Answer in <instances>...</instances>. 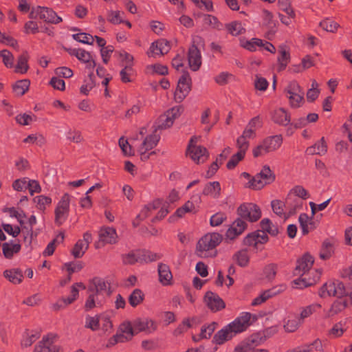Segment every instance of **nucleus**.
Listing matches in <instances>:
<instances>
[{
	"label": "nucleus",
	"instance_id": "f257e3e1",
	"mask_svg": "<svg viewBox=\"0 0 352 352\" xmlns=\"http://www.w3.org/2000/svg\"><path fill=\"white\" fill-rule=\"evenodd\" d=\"M236 213L239 217L232 223L226 234L227 238L231 240L241 234L247 228L248 224L244 220L256 222L262 214L260 207L254 203L241 204L236 210Z\"/></svg>",
	"mask_w": 352,
	"mask_h": 352
},
{
	"label": "nucleus",
	"instance_id": "f03ea898",
	"mask_svg": "<svg viewBox=\"0 0 352 352\" xmlns=\"http://www.w3.org/2000/svg\"><path fill=\"white\" fill-rule=\"evenodd\" d=\"M256 319V316L249 312L241 313L234 320L214 334L212 342L216 344H223L236 335L245 331Z\"/></svg>",
	"mask_w": 352,
	"mask_h": 352
},
{
	"label": "nucleus",
	"instance_id": "7ed1b4c3",
	"mask_svg": "<svg viewBox=\"0 0 352 352\" xmlns=\"http://www.w3.org/2000/svg\"><path fill=\"white\" fill-rule=\"evenodd\" d=\"M223 241V236L218 232L207 233L204 235L196 245L197 255L203 257H216V248Z\"/></svg>",
	"mask_w": 352,
	"mask_h": 352
},
{
	"label": "nucleus",
	"instance_id": "20e7f679",
	"mask_svg": "<svg viewBox=\"0 0 352 352\" xmlns=\"http://www.w3.org/2000/svg\"><path fill=\"white\" fill-rule=\"evenodd\" d=\"M192 78L187 70H182V75L179 78L176 89L174 92V100L182 102L192 90Z\"/></svg>",
	"mask_w": 352,
	"mask_h": 352
},
{
	"label": "nucleus",
	"instance_id": "39448f33",
	"mask_svg": "<svg viewBox=\"0 0 352 352\" xmlns=\"http://www.w3.org/2000/svg\"><path fill=\"white\" fill-rule=\"evenodd\" d=\"M197 142V138L192 136L188 143L186 148V155L196 162L197 164L205 162L208 157L209 152L207 148L203 146H196L195 144Z\"/></svg>",
	"mask_w": 352,
	"mask_h": 352
},
{
	"label": "nucleus",
	"instance_id": "423d86ee",
	"mask_svg": "<svg viewBox=\"0 0 352 352\" xmlns=\"http://www.w3.org/2000/svg\"><path fill=\"white\" fill-rule=\"evenodd\" d=\"M282 143L283 138L281 135L270 136L263 140L261 144L258 145L253 149V156L258 157L263 155L262 151L265 153L274 151L281 146Z\"/></svg>",
	"mask_w": 352,
	"mask_h": 352
},
{
	"label": "nucleus",
	"instance_id": "0eeeda50",
	"mask_svg": "<svg viewBox=\"0 0 352 352\" xmlns=\"http://www.w3.org/2000/svg\"><path fill=\"white\" fill-rule=\"evenodd\" d=\"M321 270H311V269L306 273H302L300 276L292 281V283L298 285L302 284L303 286H314L318 283V281L321 277Z\"/></svg>",
	"mask_w": 352,
	"mask_h": 352
},
{
	"label": "nucleus",
	"instance_id": "6e6552de",
	"mask_svg": "<svg viewBox=\"0 0 352 352\" xmlns=\"http://www.w3.org/2000/svg\"><path fill=\"white\" fill-rule=\"evenodd\" d=\"M102 287H90L88 290V298L85 302V309L86 311L100 306L104 298Z\"/></svg>",
	"mask_w": 352,
	"mask_h": 352
},
{
	"label": "nucleus",
	"instance_id": "1a4fd4ad",
	"mask_svg": "<svg viewBox=\"0 0 352 352\" xmlns=\"http://www.w3.org/2000/svg\"><path fill=\"white\" fill-rule=\"evenodd\" d=\"M56 336L48 334L44 336L41 342L35 346L34 352H59L60 348L55 344Z\"/></svg>",
	"mask_w": 352,
	"mask_h": 352
},
{
	"label": "nucleus",
	"instance_id": "9d476101",
	"mask_svg": "<svg viewBox=\"0 0 352 352\" xmlns=\"http://www.w3.org/2000/svg\"><path fill=\"white\" fill-rule=\"evenodd\" d=\"M314 263V258L309 253H305L296 260V265L294 270V274L300 276L302 273L309 272Z\"/></svg>",
	"mask_w": 352,
	"mask_h": 352
},
{
	"label": "nucleus",
	"instance_id": "9b49d317",
	"mask_svg": "<svg viewBox=\"0 0 352 352\" xmlns=\"http://www.w3.org/2000/svg\"><path fill=\"white\" fill-rule=\"evenodd\" d=\"M91 240V234L87 232L83 234V239H79L77 241L71 251V254L75 258H80L83 256L84 254L89 248Z\"/></svg>",
	"mask_w": 352,
	"mask_h": 352
},
{
	"label": "nucleus",
	"instance_id": "f8f14e48",
	"mask_svg": "<svg viewBox=\"0 0 352 352\" xmlns=\"http://www.w3.org/2000/svg\"><path fill=\"white\" fill-rule=\"evenodd\" d=\"M188 60L190 69L196 72L201 65V52L193 41L188 51Z\"/></svg>",
	"mask_w": 352,
	"mask_h": 352
},
{
	"label": "nucleus",
	"instance_id": "ddd939ff",
	"mask_svg": "<svg viewBox=\"0 0 352 352\" xmlns=\"http://www.w3.org/2000/svg\"><path fill=\"white\" fill-rule=\"evenodd\" d=\"M263 26L268 30L265 34V37L267 39L271 40L277 31L276 25L278 22L273 19L274 15L272 12L266 9H263Z\"/></svg>",
	"mask_w": 352,
	"mask_h": 352
},
{
	"label": "nucleus",
	"instance_id": "4468645a",
	"mask_svg": "<svg viewBox=\"0 0 352 352\" xmlns=\"http://www.w3.org/2000/svg\"><path fill=\"white\" fill-rule=\"evenodd\" d=\"M38 10L40 11L38 12L39 14V19L45 23L58 24L63 21L62 18L58 16L56 12L50 8L38 6Z\"/></svg>",
	"mask_w": 352,
	"mask_h": 352
},
{
	"label": "nucleus",
	"instance_id": "2eb2a0df",
	"mask_svg": "<svg viewBox=\"0 0 352 352\" xmlns=\"http://www.w3.org/2000/svg\"><path fill=\"white\" fill-rule=\"evenodd\" d=\"M348 294L342 298L333 302L330 309L327 314V317L331 318L341 312L349 303L352 302V297L350 296L351 292L347 291Z\"/></svg>",
	"mask_w": 352,
	"mask_h": 352
},
{
	"label": "nucleus",
	"instance_id": "dca6fc26",
	"mask_svg": "<svg viewBox=\"0 0 352 352\" xmlns=\"http://www.w3.org/2000/svg\"><path fill=\"white\" fill-rule=\"evenodd\" d=\"M133 322L136 334L141 331L150 333L157 329L156 322L150 318H138Z\"/></svg>",
	"mask_w": 352,
	"mask_h": 352
},
{
	"label": "nucleus",
	"instance_id": "f3484780",
	"mask_svg": "<svg viewBox=\"0 0 352 352\" xmlns=\"http://www.w3.org/2000/svg\"><path fill=\"white\" fill-rule=\"evenodd\" d=\"M348 294L345 287H320L318 294L322 298L336 297L342 298Z\"/></svg>",
	"mask_w": 352,
	"mask_h": 352
},
{
	"label": "nucleus",
	"instance_id": "a211bd4d",
	"mask_svg": "<svg viewBox=\"0 0 352 352\" xmlns=\"http://www.w3.org/2000/svg\"><path fill=\"white\" fill-rule=\"evenodd\" d=\"M272 120L277 124L287 126L291 122L290 113L284 108L280 107L274 111L272 114Z\"/></svg>",
	"mask_w": 352,
	"mask_h": 352
},
{
	"label": "nucleus",
	"instance_id": "6ab92c4d",
	"mask_svg": "<svg viewBox=\"0 0 352 352\" xmlns=\"http://www.w3.org/2000/svg\"><path fill=\"white\" fill-rule=\"evenodd\" d=\"M205 302L208 307L214 311L224 307V303L219 296L210 292L206 294Z\"/></svg>",
	"mask_w": 352,
	"mask_h": 352
},
{
	"label": "nucleus",
	"instance_id": "aec40b11",
	"mask_svg": "<svg viewBox=\"0 0 352 352\" xmlns=\"http://www.w3.org/2000/svg\"><path fill=\"white\" fill-rule=\"evenodd\" d=\"M100 240L109 244L117 242V233L113 228L106 227L100 229L99 233Z\"/></svg>",
	"mask_w": 352,
	"mask_h": 352
},
{
	"label": "nucleus",
	"instance_id": "412c9836",
	"mask_svg": "<svg viewBox=\"0 0 352 352\" xmlns=\"http://www.w3.org/2000/svg\"><path fill=\"white\" fill-rule=\"evenodd\" d=\"M159 280L164 286L171 285L173 276L169 267L164 263L158 265Z\"/></svg>",
	"mask_w": 352,
	"mask_h": 352
},
{
	"label": "nucleus",
	"instance_id": "4be33fe9",
	"mask_svg": "<svg viewBox=\"0 0 352 352\" xmlns=\"http://www.w3.org/2000/svg\"><path fill=\"white\" fill-rule=\"evenodd\" d=\"M279 56L278 57V71L281 72L286 69L287 65L290 62L291 56L289 50H286L285 45L279 46Z\"/></svg>",
	"mask_w": 352,
	"mask_h": 352
},
{
	"label": "nucleus",
	"instance_id": "5701e85b",
	"mask_svg": "<svg viewBox=\"0 0 352 352\" xmlns=\"http://www.w3.org/2000/svg\"><path fill=\"white\" fill-rule=\"evenodd\" d=\"M30 58L28 52L23 51V53L19 56L17 63L15 66L14 72L16 73L25 74L29 69L28 60Z\"/></svg>",
	"mask_w": 352,
	"mask_h": 352
},
{
	"label": "nucleus",
	"instance_id": "b1692460",
	"mask_svg": "<svg viewBox=\"0 0 352 352\" xmlns=\"http://www.w3.org/2000/svg\"><path fill=\"white\" fill-rule=\"evenodd\" d=\"M276 287H271L268 289L263 291L258 297L254 299L252 302L253 306H257L265 302L270 298L276 296L282 292L280 289H276Z\"/></svg>",
	"mask_w": 352,
	"mask_h": 352
},
{
	"label": "nucleus",
	"instance_id": "393cba45",
	"mask_svg": "<svg viewBox=\"0 0 352 352\" xmlns=\"http://www.w3.org/2000/svg\"><path fill=\"white\" fill-rule=\"evenodd\" d=\"M257 178L261 179L265 185L273 183L276 179V175L268 165L263 166L260 173L256 174Z\"/></svg>",
	"mask_w": 352,
	"mask_h": 352
},
{
	"label": "nucleus",
	"instance_id": "a878e982",
	"mask_svg": "<svg viewBox=\"0 0 352 352\" xmlns=\"http://www.w3.org/2000/svg\"><path fill=\"white\" fill-rule=\"evenodd\" d=\"M198 210L199 206H196L192 200H188L182 207L178 208L175 214L177 218H182L186 213L196 214Z\"/></svg>",
	"mask_w": 352,
	"mask_h": 352
},
{
	"label": "nucleus",
	"instance_id": "bb28decb",
	"mask_svg": "<svg viewBox=\"0 0 352 352\" xmlns=\"http://www.w3.org/2000/svg\"><path fill=\"white\" fill-rule=\"evenodd\" d=\"M137 258L138 263H148L160 259V256L148 250H137Z\"/></svg>",
	"mask_w": 352,
	"mask_h": 352
},
{
	"label": "nucleus",
	"instance_id": "cd10ccee",
	"mask_svg": "<svg viewBox=\"0 0 352 352\" xmlns=\"http://www.w3.org/2000/svg\"><path fill=\"white\" fill-rule=\"evenodd\" d=\"M120 332L118 333L122 336V338L124 340H130L135 334H136L135 329L134 328V322H124L120 326Z\"/></svg>",
	"mask_w": 352,
	"mask_h": 352
},
{
	"label": "nucleus",
	"instance_id": "c85d7f7f",
	"mask_svg": "<svg viewBox=\"0 0 352 352\" xmlns=\"http://www.w3.org/2000/svg\"><path fill=\"white\" fill-rule=\"evenodd\" d=\"M205 196L211 195L213 197H219L221 195V186L219 182L207 183L202 191Z\"/></svg>",
	"mask_w": 352,
	"mask_h": 352
},
{
	"label": "nucleus",
	"instance_id": "c756f323",
	"mask_svg": "<svg viewBox=\"0 0 352 352\" xmlns=\"http://www.w3.org/2000/svg\"><path fill=\"white\" fill-rule=\"evenodd\" d=\"M157 131L154 129L152 134L146 137L141 145L140 149L144 148L146 151H149L157 146L160 140V135L156 134Z\"/></svg>",
	"mask_w": 352,
	"mask_h": 352
},
{
	"label": "nucleus",
	"instance_id": "7c9ffc66",
	"mask_svg": "<svg viewBox=\"0 0 352 352\" xmlns=\"http://www.w3.org/2000/svg\"><path fill=\"white\" fill-rule=\"evenodd\" d=\"M4 276L12 284L17 285L22 282L23 275L20 269L7 270L3 272Z\"/></svg>",
	"mask_w": 352,
	"mask_h": 352
},
{
	"label": "nucleus",
	"instance_id": "2f4dec72",
	"mask_svg": "<svg viewBox=\"0 0 352 352\" xmlns=\"http://www.w3.org/2000/svg\"><path fill=\"white\" fill-rule=\"evenodd\" d=\"M30 80L28 79H23L17 80L12 85V90L18 96H23L29 89Z\"/></svg>",
	"mask_w": 352,
	"mask_h": 352
},
{
	"label": "nucleus",
	"instance_id": "473e14b6",
	"mask_svg": "<svg viewBox=\"0 0 352 352\" xmlns=\"http://www.w3.org/2000/svg\"><path fill=\"white\" fill-rule=\"evenodd\" d=\"M225 27L228 33L234 36L245 34L246 32L245 28L242 26L241 22L239 21H234L226 23Z\"/></svg>",
	"mask_w": 352,
	"mask_h": 352
},
{
	"label": "nucleus",
	"instance_id": "72a5a7b5",
	"mask_svg": "<svg viewBox=\"0 0 352 352\" xmlns=\"http://www.w3.org/2000/svg\"><path fill=\"white\" fill-rule=\"evenodd\" d=\"M333 253V245L329 239H325L320 249L319 256L322 260H327L331 258Z\"/></svg>",
	"mask_w": 352,
	"mask_h": 352
},
{
	"label": "nucleus",
	"instance_id": "f704fd0d",
	"mask_svg": "<svg viewBox=\"0 0 352 352\" xmlns=\"http://www.w3.org/2000/svg\"><path fill=\"white\" fill-rule=\"evenodd\" d=\"M233 259L236 261V263L242 267L248 266L250 262V257L248 254V250L243 249L236 252L234 256Z\"/></svg>",
	"mask_w": 352,
	"mask_h": 352
},
{
	"label": "nucleus",
	"instance_id": "c9c22d12",
	"mask_svg": "<svg viewBox=\"0 0 352 352\" xmlns=\"http://www.w3.org/2000/svg\"><path fill=\"white\" fill-rule=\"evenodd\" d=\"M169 48V42L166 39H160L151 43L150 50L153 52L157 50L161 55H164L168 52Z\"/></svg>",
	"mask_w": 352,
	"mask_h": 352
},
{
	"label": "nucleus",
	"instance_id": "e433bc0d",
	"mask_svg": "<svg viewBox=\"0 0 352 352\" xmlns=\"http://www.w3.org/2000/svg\"><path fill=\"white\" fill-rule=\"evenodd\" d=\"M101 315L91 316L87 315L85 318V327L90 329L92 331H96L99 329Z\"/></svg>",
	"mask_w": 352,
	"mask_h": 352
},
{
	"label": "nucleus",
	"instance_id": "4c0bfd02",
	"mask_svg": "<svg viewBox=\"0 0 352 352\" xmlns=\"http://www.w3.org/2000/svg\"><path fill=\"white\" fill-rule=\"evenodd\" d=\"M156 124L157 126L155 127V131H158L170 128L173 125V122L171 121L170 118L166 116L164 113L158 118Z\"/></svg>",
	"mask_w": 352,
	"mask_h": 352
},
{
	"label": "nucleus",
	"instance_id": "58836bf2",
	"mask_svg": "<svg viewBox=\"0 0 352 352\" xmlns=\"http://www.w3.org/2000/svg\"><path fill=\"white\" fill-rule=\"evenodd\" d=\"M29 227L26 226H22L23 229L27 230V236H30L29 243L30 244L34 238H36L38 234V232H33V226L36 223V218L34 215H31L28 219Z\"/></svg>",
	"mask_w": 352,
	"mask_h": 352
},
{
	"label": "nucleus",
	"instance_id": "ea45409f",
	"mask_svg": "<svg viewBox=\"0 0 352 352\" xmlns=\"http://www.w3.org/2000/svg\"><path fill=\"white\" fill-rule=\"evenodd\" d=\"M260 230H256L251 233H249L243 241V245L248 246H253L254 248H257L258 246V238H259Z\"/></svg>",
	"mask_w": 352,
	"mask_h": 352
},
{
	"label": "nucleus",
	"instance_id": "a19ab883",
	"mask_svg": "<svg viewBox=\"0 0 352 352\" xmlns=\"http://www.w3.org/2000/svg\"><path fill=\"white\" fill-rule=\"evenodd\" d=\"M89 284L90 286H106V285L111 286L118 285V283L114 280L113 277L104 280L102 278L96 276L89 280Z\"/></svg>",
	"mask_w": 352,
	"mask_h": 352
},
{
	"label": "nucleus",
	"instance_id": "79ce46f5",
	"mask_svg": "<svg viewBox=\"0 0 352 352\" xmlns=\"http://www.w3.org/2000/svg\"><path fill=\"white\" fill-rule=\"evenodd\" d=\"M284 93L287 94H302L304 95L302 89L297 81L292 80L289 82L287 87L284 90Z\"/></svg>",
	"mask_w": 352,
	"mask_h": 352
},
{
	"label": "nucleus",
	"instance_id": "37998d69",
	"mask_svg": "<svg viewBox=\"0 0 352 352\" xmlns=\"http://www.w3.org/2000/svg\"><path fill=\"white\" fill-rule=\"evenodd\" d=\"M320 27H321L324 30L329 32L334 33L337 31L340 25L333 21H329L328 19L322 20L320 22Z\"/></svg>",
	"mask_w": 352,
	"mask_h": 352
},
{
	"label": "nucleus",
	"instance_id": "c03bdc74",
	"mask_svg": "<svg viewBox=\"0 0 352 352\" xmlns=\"http://www.w3.org/2000/svg\"><path fill=\"white\" fill-rule=\"evenodd\" d=\"M72 38L79 42V43H85V44H88V45H93L94 43V36H92L91 34H87V33H78V34H74L72 35Z\"/></svg>",
	"mask_w": 352,
	"mask_h": 352
},
{
	"label": "nucleus",
	"instance_id": "a18cd8bd",
	"mask_svg": "<svg viewBox=\"0 0 352 352\" xmlns=\"http://www.w3.org/2000/svg\"><path fill=\"white\" fill-rule=\"evenodd\" d=\"M0 57L2 58L3 63L6 67L12 68L14 65V56L8 50H3L0 51Z\"/></svg>",
	"mask_w": 352,
	"mask_h": 352
},
{
	"label": "nucleus",
	"instance_id": "49530a36",
	"mask_svg": "<svg viewBox=\"0 0 352 352\" xmlns=\"http://www.w3.org/2000/svg\"><path fill=\"white\" fill-rule=\"evenodd\" d=\"M217 327V323L212 322L207 326L202 327L199 336L201 338L208 339Z\"/></svg>",
	"mask_w": 352,
	"mask_h": 352
},
{
	"label": "nucleus",
	"instance_id": "de8ad7c7",
	"mask_svg": "<svg viewBox=\"0 0 352 352\" xmlns=\"http://www.w3.org/2000/svg\"><path fill=\"white\" fill-rule=\"evenodd\" d=\"M33 201L36 204L38 209L44 211L45 205H50L52 203V199L44 195L36 196L33 199Z\"/></svg>",
	"mask_w": 352,
	"mask_h": 352
},
{
	"label": "nucleus",
	"instance_id": "09e8293b",
	"mask_svg": "<svg viewBox=\"0 0 352 352\" xmlns=\"http://www.w3.org/2000/svg\"><path fill=\"white\" fill-rule=\"evenodd\" d=\"M301 324L298 318L289 319L285 322L283 328L285 331L292 333L296 331Z\"/></svg>",
	"mask_w": 352,
	"mask_h": 352
},
{
	"label": "nucleus",
	"instance_id": "8fccbe9b",
	"mask_svg": "<svg viewBox=\"0 0 352 352\" xmlns=\"http://www.w3.org/2000/svg\"><path fill=\"white\" fill-rule=\"evenodd\" d=\"M249 179V182L245 185V188L258 190L262 189L265 186V184H263L261 179L257 178L256 175L252 178L250 177Z\"/></svg>",
	"mask_w": 352,
	"mask_h": 352
},
{
	"label": "nucleus",
	"instance_id": "3c124183",
	"mask_svg": "<svg viewBox=\"0 0 352 352\" xmlns=\"http://www.w3.org/2000/svg\"><path fill=\"white\" fill-rule=\"evenodd\" d=\"M144 294L139 289H135L129 296V302L135 307L139 305L144 299Z\"/></svg>",
	"mask_w": 352,
	"mask_h": 352
},
{
	"label": "nucleus",
	"instance_id": "603ef678",
	"mask_svg": "<svg viewBox=\"0 0 352 352\" xmlns=\"http://www.w3.org/2000/svg\"><path fill=\"white\" fill-rule=\"evenodd\" d=\"M303 96L302 94H289V96H287L290 107L294 109L299 108L301 106V103L304 102Z\"/></svg>",
	"mask_w": 352,
	"mask_h": 352
},
{
	"label": "nucleus",
	"instance_id": "864d4df0",
	"mask_svg": "<svg viewBox=\"0 0 352 352\" xmlns=\"http://www.w3.org/2000/svg\"><path fill=\"white\" fill-rule=\"evenodd\" d=\"M346 331L344 328V323L339 322L333 325V327L329 330V336L333 338L340 337L344 332Z\"/></svg>",
	"mask_w": 352,
	"mask_h": 352
},
{
	"label": "nucleus",
	"instance_id": "5fc2aeb1",
	"mask_svg": "<svg viewBox=\"0 0 352 352\" xmlns=\"http://www.w3.org/2000/svg\"><path fill=\"white\" fill-rule=\"evenodd\" d=\"M204 21L212 28L221 30L223 24L219 21L217 16L210 14H204Z\"/></svg>",
	"mask_w": 352,
	"mask_h": 352
},
{
	"label": "nucleus",
	"instance_id": "6e6d98bb",
	"mask_svg": "<svg viewBox=\"0 0 352 352\" xmlns=\"http://www.w3.org/2000/svg\"><path fill=\"white\" fill-rule=\"evenodd\" d=\"M69 210L65 211L60 208L55 209L54 222L58 226H61L63 223V222L66 220L69 214Z\"/></svg>",
	"mask_w": 352,
	"mask_h": 352
},
{
	"label": "nucleus",
	"instance_id": "4d7b16f0",
	"mask_svg": "<svg viewBox=\"0 0 352 352\" xmlns=\"http://www.w3.org/2000/svg\"><path fill=\"white\" fill-rule=\"evenodd\" d=\"M309 219V217L307 215V214H306V213L300 214L298 217L300 227L302 230V234L303 235H307L309 232V225H308Z\"/></svg>",
	"mask_w": 352,
	"mask_h": 352
},
{
	"label": "nucleus",
	"instance_id": "13d9d810",
	"mask_svg": "<svg viewBox=\"0 0 352 352\" xmlns=\"http://www.w3.org/2000/svg\"><path fill=\"white\" fill-rule=\"evenodd\" d=\"M245 155L240 152H237L236 154L233 155L226 164L227 168L229 170L234 169L239 162L244 159Z\"/></svg>",
	"mask_w": 352,
	"mask_h": 352
},
{
	"label": "nucleus",
	"instance_id": "bf43d9fd",
	"mask_svg": "<svg viewBox=\"0 0 352 352\" xmlns=\"http://www.w3.org/2000/svg\"><path fill=\"white\" fill-rule=\"evenodd\" d=\"M119 146L125 156H132L134 155L132 153V146L129 144L128 140H125L124 137H121L118 141Z\"/></svg>",
	"mask_w": 352,
	"mask_h": 352
},
{
	"label": "nucleus",
	"instance_id": "052dcab7",
	"mask_svg": "<svg viewBox=\"0 0 352 352\" xmlns=\"http://www.w3.org/2000/svg\"><path fill=\"white\" fill-rule=\"evenodd\" d=\"M277 269L278 266L276 264L270 263L264 267L263 273L268 280H272L276 275Z\"/></svg>",
	"mask_w": 352,
	"mask_h": 352
},
{
	"label": "nucleus",
	"instance_id": "680f3d73",
	"mask_svg": "<svg viewBox=\"0 0 352 352\" xmlns=\"http://www.w3.org/2000/svg\"><path fill=\"white\" fill-rule=\"evenodd\" d=\"M285 204L283 201L275 199L272 201L271 206L273 212L279 217H281L283 214L285 215L284 213V207Z\"/></svg>",
	"mask_w": 352,
	"mask_h": 352
},
{
	"label": "nucleus",
	"instance_id": "e2e57ef3",
	"mask_svg": "<svg viewBox=\"0 0 352 352\" xmlns=\"http://www.w3.org/2000/svg\"><path fill=\"white\" fill-rule=\"evenodd\" d=\"M184 111V107L182 105L175 106L172 107L171 109L167 110L165 113L166 116L170 117L171 121L174 122V120L177 118Z\"/></svg>",
	"mask_w": 352,
	"mask_h": 352
},
{
	"label": "nucleus",
	"instance_id": "0e129e2a",
	"mask_svg": "<svg viewBox=\"0 0 352 352\" xmlns=\"http://www.w3.org/2000/svg\"><path fill=\"white\" fill-rule=\"evenodd\" d=\"M121 14H124V12L111 10L108 13L107 20L112 24H120L124 22Z\"/></svg>",
	"mask_w": 352,
	"mask_h": 352
},
{
	"label": "nucleus",
	"instance_id": "69168bd1",
	"mask_svg": "<svg viewBox=\"0 0 352 352\" xmlns=\"http://www.w3.org/2000/svg\"><path fill=\"white\" fill-rule=\"evenodd\" d=\"M100 320L102 321V331L104 333H110L113 329V324L109 317L107 315H101Z\"/></svg>",
	"mask_w": 352,
	"mask_h": 352
},
{
	"label": "nucleus",
	"instance_id": "338daca9",
	"mask_svg": "<svg viewBox=\"0 0 352 352\" xmlns=\"http://www.w3.org/2000/svg\"><path fill=\"white\" fill-rule=\"evenodd\" d=\"M28 189L31 195L34 192L39 193L41 191V187L37 180L30 179L27 181V186H25V190Z\"/></svg>",
	"mask_w": 352,
	"mask_h": 352
},
{
	"label": "nucleus",
	"instance_id": "774afa93",
	"mask_svg": "<svg viewBox=\"0 0 352 352\" xmlns=\"http://www.w3.org/2000/svg\"><path fill=\"white\" fill-rule=\"evenodd\" d=\"M39 338V335L36 332L27 333L23 338L21 344L23 346L28 347L32 345Z\"/></svg>",
	"mask_w": 352,
	"mask_h": 352
}]
</instances>
